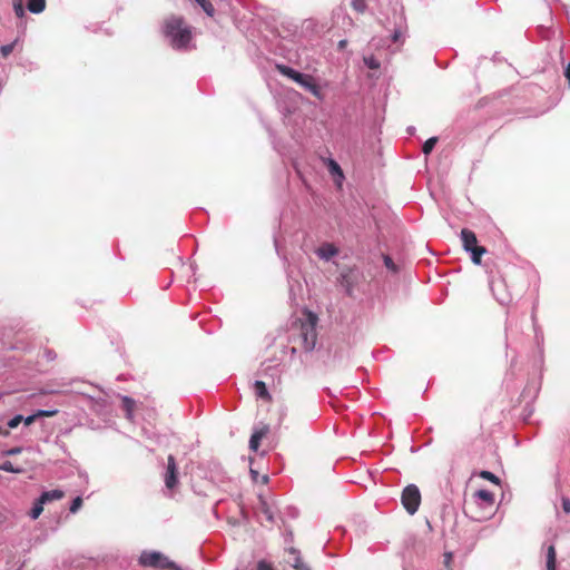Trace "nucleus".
Listing matches in <instances>:
<instances>
[{
    "instance_id": "2",
    "label": "nucleus",
    "mask_w": 570,
    "mask_h": 570,
    "mask_svg": "<svg viewBox=\"0 0 570 570\" xmlns=\"http://www.w3.org/2000/svg\"><path fill=\"white\" fill-rule=\"evenodd\" d=\"M164 35L176 50H188L191 46V30L183 17L171 16L165 21Z\"/></svg>"
},
{
    "instance_id": "37",
    "label": "nucleus",
    "mask_w": 570,
    "mask_h": 570,
    "mask_svg": "<svg viewBox=\"0 0 570 570\" xmlns=\"http://www.w3.org/2000/svg\"><path fill=\"white\" fill-rule=\"evenodd\" d=\"M57 413H58V410H38L36 415L49 417V416H53Z\"/></svg>"
},
{
    "instance_id": "22",
    "label": "nucleus",
    "mask_w": 570,
    "mask_h": 570,
    "mask_svg": "<svg viewBox=\"0 0 570 570\" xmlns=\"http://www.w3.org/2000/svg\"><path fill=\"white\" fill-rule=\"evenodd\" d=\"M364 65L372 70H377L381 67V62L373 55L365 56L363 58Z\"/></svg>"
},
{
    "instance_id": "43",
    "label": "nucleus",
    "mask_w": 570,
    "mask_h": 570,
    "mask_svg": "<svg viewBox=\"0 0 570 570\" xmlns=\"http://www.w3.org/2000/svg\"><path fill=\"white\" fill-rule=\"evenodd\" d=\"M498 301L501 303V304H505L509 302V299H505L503 297H498Z\"/></svg>"
},
{
    "instance_id": "44",
    "label": "nucleus",
    "mask_w": 570,
    "mask_h": 570,
    "mask_svg": "<svg viewBox=\"0 0 570 570\" xmlns=\"http://www.w3.org/2000/svg\"><path fill=\"white\" fill-rule=\"evenodd\" d=\"M345 45H346V40H341L338 43L340 48H343Z\"/></svg>"
},
{
    "instance_id": "8",
    "label": "nucleus",
    "mask_w": 570,
    "mask_h": 570,
    "mask_svg": "<svg viewBox=\"0 0 570 570\" xmlns=\"http://www.w3.org/2000/svg\"><path fill=\"white\" fill-rule=\"evenodd\" d=\"M315 253L321 259L328 262L332 257L338 254V248L331 243H324Z\"/></svg>"
},
{
    "instance_id": "23",
    "label": "nucleus",
    "mask_w": 570,
    "mask_h": 570,
    "mask_svg": "<svg viewBox=\"0 0 570 570\" xmlns=\"http://www.w3.org/2000/svg\"><path fill=\"white\" fill-rule=\"evenodd\" d=\"M485 248L483 246H478L472 250H468L471 254V259L474 264L481 263V256L485 253Z\"/></svg>"
},
{
    "instance_id": "34",
    "label": "nucleus",
    "mask_w": 570,
    "mask_h": 570,
    "mask_svg": "<svg viewBox=\"0 0 570 570\" xmlns=\"http://www.w3.org/2000/svg\"><path fill=\"white\" fill-rule=\"evenodd\" d=\"M81 505H82V499L80 497H77L72 500L69 510L71 513H76L80 509Z\"/></svg>"
},
{
    "instance_id": "9",
    "label": "nucleus",
    "mask_w": 570,
    "mask_h": 570,
    "mask_svg": "<svg viewBox=\"0 0 570 570\" xmlns=\"http://www.w3.org/2000/svg\"><path fill=\"white\" fill-rule=\"evenodd\" d=\"M461 240L463 244V248L468 250H472L473 248L478 247V240L475 234L466 228H463L461 230Z\"/></svg>"
},
{
    "instance_id": "10",
    "label": "nucleus",
    "mask_w": 570,
    "mask_h": 570,
    "mask_svg": "<svg viewBox=\"0 0 570 570\" xmlns=\"http://www.w3.org/2000/svg\"><path fill=\"white\" fill-rule=\"evenodd\" d=\"M474 497L480 500L479 504L482 508L492 507L494 504V494L489 490H478Z\"/></svg>"
},
{
    "instance_id": "27",
    "label": "nucleus",
    "mask_w": 570,
    "mask_h": 570,
    "mask_svg": "<svg viewBox=\"0 0 570 570\" xmlns=\"http://www.w3.org/2000/svg\"><path fill=\"white\" fill-rule=\"evenodd\" d=\"M0 470L10 473H19L21 469L14 468L13 463L10 461H4L0 464Z\"/></svg>"
},
{
    "instance_id": "46",
    "label": "nucleus",
    "mask_w": 570,
    "mask_h": 570,
    "mask_svg": "<svg viewBox=\"0 0 570 570\" xmlns=\"http://www.w3.org/2000/svg\"><path fill=\"white\" fill-rule=\"evenodd\" d=\"M410 132H412L414 130V127H409L407 129Z\"/></svg>"
},
{
    "instance_id": "41",
    "label": "nucleus",
    "mask_w": 570,
    "mask_h": 570,
    "mask_svg": "<svg viewBox=\"0 0 570 570\" xmlns=\"http://www.w3.org/2000/svg\"><path fill=\"white\" fill-rule=\"evenodd\" d=\"M46 357L49 360V361H52L56 358V353L52 352V351H47L46 352Z\"/></svg>"
},
{
    "instance_id": "5",
    "label": "nucleus",
    "mask_w": 570,
    "mask_h": 570,
    "mask_svg": "<svg viewBox=\"0 0 570 570\" xmlns=\"http://www.w3.org/2000/svg\"><path fill=\"white\" fill-rule=\"evenodd\" d=\"M297 85H299L305 91L313 95L320 101L325 99L323 86L312 75L303 73L302 80H299Z\"/></svg>"
},
{
    "instance_id": "32",
    "label": "nucleus",
    "mask_w": 570,
    "mask_h": 570,
    "mask_svg": "<svg viewBox=\"0 0 570 570\" xmlns=\"http://www.w3.org/2000/svg\"><path fill=\"white\" fill-rule=\"evenodd\" d=\"M22 420L23 416L21 414H17L8 421V426L10 429H16L22 422Z\"/></svg>"
},
{
    "instance_id": "33",
    "label": "nucleus",
    "mask_w": 570,
    "mask_h": 570,
    "mask_svg": "<svg viewBox=\"0 0 570 570\" xmlns=\"http://www.w3.org/2000/svg\"><path fill=\"white\" fill-rule=\"evenodd\" d=\"M383 262H384V265H385V267L387 269H390L392 272H396L397 271L395 263L393 262V259L389 255H384L383 256Z\"/></svg>"
},
{
    "instance_id": "14",
    "label": "nucleus",
    "mask_w": 570,
    "mask_h": 570,
    "mask_svg": "<svg viewBox=\"0 0 570 570\" xmlns=\"http://www.w3.org/2000/svg\"><path fill=\"white\" fill-rule=\"evenodd\" d=\"M288 553L293 556V560L291 562L292 567L297 570H309L307 566L303 562L301 553L295 548H289Z\"/></svg>"
},
{
    "instance_id": "25",
    "label": "nucleus",
    "mask_w": 570,
    "mask_h": 570,
    "mask_svg": "<svg viewBox=\"0 0 570 570\" xmlns=\"http://www.w3.org/2000/svg\"><path fill=\"white\" fill-rule=\"evenodd\" d=\"M438 142V137H431L429 138L422 146V153L424 155H429L431 154V151L433 150L435 144Z\"/></svg>"
},
{
    "instance_id": "19",
    "label": "nucleus",
    "mask_w": 570,
    "mask_h": 570,
    "mask_svg": "<svg viewBox=\"0 0 570 570\" xmlns=\"http://www.w3.org/2000/svg\"><path fill=\"white\" fill-rule=\"evenodd\" d=\"M557 553L553 544L547 548V570H557L556 567Z\"/></svg>"
},
{
    "instance_id": "21",
    "label": "nucleus",
    "mask_w": 570,
    "mask_h": 570,
    "mask_svg": "<svg viewBox=\"0 0 570 570\" xmlns=\"http://www.w3.org/2000/svg\"><path fill=\"white\" fill-rule=\"evenodd\" d=\"M43 504H46V503L40 498H38L35 501V503H33V505H32V508H31V510L29 512V517L32 520H36V519H38L40 517V514L43 511Z\"/></svg>"
},
{
    "instance_id": "28",
    "label": "nucleus",
    "mask_w": 570,
    "mask_h": 570,
    "mask_svg": "<svg viewBox=\"0 0 570 570\" xmlns=\"http://www.w3.org/2000/svg\"><path fill=\"white\" fill-rule=\"evenodd\" d=\"M352 8L358 13L365 12L367 8L366 0H352Z\"/></svg>"
},
{
    "instance_id": "29",
    "label": "nucleus",
    "mask_w": 570,
    "mask_h": 570,
    "mask_svg": "<svg viewBox=\"0 0 570 570\" xmlns=\"http://www.w3.org/2000/svg\"><path fill=\"white\" fill-rule=\"evenodd\" d=\"M256 570H277V569L275 568V566L272 562H269L265 559H262L257 562Z\"/></svg>"
},
{
    "instance_id": "47",
    "label": "nucleus",
    "mask_w": 570,
    "mask_h": 570,
    "mask_svg": "<svg viewBox=\"0 0 570 570\" xmlns=\"http://www.w3.org/2000/svg\"><path fill=\"white\" fill-rule=\"evenodd\" d=\"M250 473L257 475V472H255L254 470H250Z\"/></svg>"
},
{
    "instance_id": "38",
    "label": "nucleus",
    "mask_w": 570,
    "mask_h": 570,
    "mask_svg": "<svg viewBox=\"0 0 570 570\" xmlns=\"http://www.w3.org/2000/svg\"><path fill=\"white\" fill-rule=\"evenodd\" d=\"M331 173H333V174L337 173L341 176L343 175L341 167L334 160H331Z\"/></svg>"
},
{
    "instance_id": "30",
    "label": "nucleus",
    "mask_w": 570,
    "mask_h": 570,
    "mask_svg": "<svg viewBox=\"0 0 570 570\" xmlns=\"http://www.w3.org/2000/svg\"><path fill=\"white\" fill-rule=\"evenodd\" d=\"M14 45H16V41L0 47V52H1L2 57H4V58L8 57L13 51Z\"/></svg>"
},
{
    "instance_id": "39",
    "label": "nucleus",
    "mask_w": 570,
    "mask_h": 570,
    "mask_svg": "<svg viewBox=\"0 0 570 570\" xmlns=\"http://www.w3.org/2000/svg\"><path fill=\"white\" fill-rule=\"evenodd\" d=\"M37 416H38V415H36V413H35V414H32V415H29V416H27V417H23V420H22V421L24 422V424H26V425H30V424L35 421V419H36Z\"/></svg>"
},
{
    "instance_id": "35",
    "label": "nucleus",
    "mask_w": 570,
    "mask_h": 570,
    "mask_svg": "<svg viewBox=\"0 0 570 570\" xmlns=\"http://www.w3.org/2000/svg\"><path fill=\"white\" fill-rule=\"evenodd\" d=\"M453 561V553L452 552H445L443 554V563H444V567L448 569V570H451V563Z\"/></svg>"
},
{
    "instance_id": "17",
    "label": "nucleus",
    "mask_w": 570,
    "mask_h": 570,
    "mask_svg": "<svg viewBox=\"0 0 570 570\" xmlns=\"http://www.w3.org/2000/svg\"><path fill=\"white\" fill-rule=\"evenodd\" d=\"M65 495L63 491L59 490V489H55V490H50V491H45L41 493V495L39 497L45 503H48V502H51L53 500H60L62 499Z\"/></svg>"
},
{
    "instance_id": "13",
    "label": "nucleus",
    "mask_w": 570,
    "mask_h": 570,
    "mask_svg": "<svg viewBox=\"0 0 570 570\" xmlns=\"http://www.w3.org/2000/svg\"><path fill=\"white\" fill-rule=\"evenodd\" d=\"M121 402H122V409L125 410L126 419L129 421H132L134 420V409L136 405L135 400L128 395H122Z\"/></svg>"
},
{
    "instance_id": "3",
    "label": "nucleus",
    "mask_w": 570,
    "mask_h": 570,
    "mask_svg": "<svg viewBox=\"0 0 570 570\" xmlns=\"http://www.w3.org/2000/svg\"><path fill=\"white\" fill-rule=\"evenodd\" d=\"M142 567L179 570L175 562L158 551H142L139 557Z\"/></svg>"
},
{
    "instance_id": "6",
    "label": "nucleus",
    "mask_w": 570,
    "mask_h": 570,
    "mask_svg": "<svg viewBox=\"0 0 570 570\" xmlns=\"http://www.w3.org/2000/svg\"><path fill=\"white\" fill-rule=\"evenodd\" d=\"M165 485L168 489H174L178 483V471L174 455L169 454L167 459V469L164 475Z\"/></svg>"
},
{
    "instance_id": "16",
    "label": "nucleus",
    "mask_w": 570,
    "mask_h": 570,
    "mask_svg": "<svg viewBox=\"0 0 570 570\" xmlns=\"http://www.w3.org/2000/svg\"><path fill=\"white\" fill-rule=\"evenodd\" d=\"M254 391H255V394L258 399H262V400H269L271 399V394L267 390V386L266 384L263 382V381H259V380H256L254 382Z\"/></svg>"
},
{
    "instance_id": "1",
    "label": "nucleus",
    "mask_w": 570,
    "mask_h": 570,
    "mask_svg": "<svg viewBox=\"0 0 570 570\" xmlns=\"http://www.w3.org/2000/svg\"><path fill=\"white\" fill-rule=\"evenodd\" d=\"M317 316L312 312H308L306 318L301 321L298 327L295 328L289 337V342L293 343L292 354L298 351L306 353L314 351L317 342Z\"/></svg>"
},
{
    "instance_id": "40",
    "label": "nucleus",
    "mask_w": 570,
    "mask_h": 570,
    "mask_svg": "<svg viewBox=\"0 0 570 570\" xmlns=\"http://www.w3.org/2000/svg\"><path fill=\"white\" fill-rule=\"evenodd\" d=\"M564 77L567 78L570 87V62L564 68Z\"/></svg>"
},
{
    "instance_id": "11",
    "label": "nucleus",
    "mask_w": 570,
    "mask_h": 570,
    "mask_svg": "<svg viewBox=\"0 0 570 570\" xmlns=\"http://www.w3.org/2000/svg\"><path fill=\"white\" fill-rule=\"evenodd\" d=\"M267 425H264L262 429L255 430L249 439V449L253 451H257L262 439L267 434Z\"/></svg>"
},
{
    "instance_id": "15",
    "label": "nucleus",
    "mask_w": 570,
    "mask_h": 570,
    "mask_svg": "<svg viewBox=\"0 0 570 570\" xmlns=\"http://www.w3.org/2000/svg\"><path fill=\"white\" fill-rule=\"evenodd\" d=\"M340 284L347 296H353L354 283L350 273L341 275Z\"/></svg>"
},
{
    "instance_id": "18",
    "label": "nucleus",
    "mask_w": 570,
    "mask_h": 570,
    "mask_svg": "<svg viewBox=\"0 0 570 570\" xmlns=\"http://www.w3.org/2000/svg\"><path fill=\"white\" fill-rule=\"evenodd\" d=\"M27 8L31 13L39 14L46 9V0H28Z\"/></svg>"
},
{
    "instance_id": "20",
    "label": "nucleus",
    "mask_w": 570,
    "mask_h": 570,
    "mask_svg": "<svg viewBox=\"0 0 570 570\" xmlns=\"http://www.w3.org/2000/svg\"><path fill=\"white\" fill-rule=\"evenodd\" d=\"M259 503H261V511L266 517V520L269 522H274V512L266 500L263 499V497H259Z\"/></svg>"
},
{
    "instance_id": "45",
    "label": "nucleus",
    "mask_w": 570,
    "mask_h": 570,
    "mask_svg": "<svg viewBox=\"0 0 570 570\" xmlns=\"http://www.w3.org/2000/svg\"><path fill=\"white\" fill-rule=\"evenodd\" d=\"M263 480H264V482H267L268 476H267V475H264V476H263Z\"/></svg>"
},
{
    "instance_id": "42",
    "label": "nucleus",
    "mask_w": 570,
    "mask_h": 570,
    "mask_svg": "<svg viewBox=\"0 0 570 570\" xmlns=\"http://www.w3.org/2000/svg\"><path fill=\"white\" fill-rule=\"evenodd\" d=\"M8 453L9 454H18V453H20V449H18V448L11 449Z\"/></svg>"
},
{
    "instance_id": "7",
    "label": "nucleus",
    "mask_w": 570,
    "mask_h": 570,
    "mask_svg": "<svg viewBox=\"0 0 570 570\" xmlns=\"http://www.w3.org/2000/svg\"><path fill=\"white\" fill-rule=\"evenodd\" d=\"M406 33V22L403 14L399 16V22L395 23V28L391 33V40L394 43H403Z\"/></svg>"
},
{
    "instance_id": "24",
    "label": "nucleus",
    "mask_w": 570,
    "mask_h": 570,
    "mask_svg": "<svg viewBox=\"0 0 570 570\" xmlns=\"http://www.w3.org/2000/svg\"><path fill=\"white\" fill-rule=\"evenodd\" d=\"M196 2L202 7V9L206 12L207 16H214L215 8L209 0H196Z\"/></svg>"
},
{
    "instance_id": "4",
    "label": "nucleus",
    "mask_w": 570,
    "mask_h": 570,
    "mask_svg": "<svg viewBox=\"0 0 570 570\" xmlns=\"http://www.w3.org/2000/svg\"><path fill=\"white\" fill-rule=\"evenodd\" d=\"M401 503L409 514L416 513L421 504V492L417 485L411 483L402 490Z\"/></svg>"
},
{
    "instance_id": "36",
    "label": "nucleus",
    "mask_w": 570,
    "mask_h": 570,
    "mask_svg": "<svg viewBox=\"0 0 570 570\" xmlns=\"http://www.w3.org/2000/svg\"><path fill=\"white\" fill-rule=\"evenodd\" d=\"M561 508L564 513H567V514L570 513V499L566 495L561 497Z\"/></svg>"
},
{
    "instance_id": "26",
    "label": "nucleus",
    "mask_w": 570,
    "mask_h": 570,
    "mask_svg": "<svg viewBox=\"0 0 570 570\" xmlns=\"http://www.w3.org/2000/svg\"><path fill=\"white\" fill-rule=\"evenodd\" d=\"M480 478L487 480V481H490L494 484H500V479L499 476H497L494 473L490 472V471H487V470H483L479 473Z\"/></svg>"
},
{
    "instance_id": "31",
    "label": "nucleus",
    "mask_w": 570,
    "mask_h": 570,
    "mask_svg": "<svg viewBox=\"0 0 570 570\" xmlns=\"http://www.w3.org/2000/svg\"><path fill=\"white\" fill-rule=\"evenodd\" d=\"M13 11L18 18H22L24 16V8L20 0L13 2Z\"/></svg>"
},
{
    "instance_id": "12",
    "label": "nucleus",
    "mask_w": 570,
    "mask_h": 570,
    "mask_svg": "<svg viewBox=\"0 0 570 570\" xmlns=\"http://www.w3.org/2000/svg\"><path fill=\"white\" fill-rule=\"evenodd\" d=\"M276 68L282 75L288 77L296 83H298V81L302 80L303 72H299V71L293 69L292 67L278 63V65H276Z\"/></svg>"
}]
</instances>
